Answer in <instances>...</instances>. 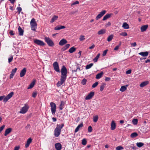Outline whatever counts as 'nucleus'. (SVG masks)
I'll return each mask as SVG.
<instances>
[{"mask_svg": "<svg viewBox=\"0 0 150 150\" xmlns=\"http://www.w3.org/2000/svg\"><path fill=\"white\" fill-rule=\"evenodd\" d=\"M113 35H109L107 38V41L108 42L110 41L113 39Z\"/></svg>", "mask_w": 150, "mask_h": 150, "instance_id": "obj_38", "label": "nucleus"}, {"mask_svg": "<svg viewBox=\"0 0 150 150\" xmlns=\"http://www.w3.org/2000/svg\"><path fill=\"white\" fill-rule=\"evenodd\" d=\"M144 145V143L142 142H137V143H136V145L138 147H141L142 146Z\"/></svg>", "mask_w": 150, "mask_h": 150, "instance_id": "obj_35", "label": "nucleus"}, {"mask_svg": "<svg viewBox=\"0 0 150 150\" xmlns=\"http://www.w3.org/2000/svg\"><path fill=\"white\" fill-rule=\"evenodd\" d=\"M122 27L125 29H128L129 28V25L126 22L123 23Z\"/></svg>", "mask_w": 150, "mask_h": 150, "instance_id": "obj_27", "label": "nucleus"}, {"mask_svg": "<svg viewBox=\"0 0 150 150\" xmlns=\"http://www.w3.org/2000/svg\"><path fill=\"white\" fill-rule=\"evenodd\" d=\"M37 95V92H34L32 94V97L33 98H35L36 97Z\"/></svg>", "mask_w": 150, "mask_h": 150, "instance_id": "obj_57", "label": "nucleus"}, {"mask_svg": "<svg viewBox=\"0 0 150 150\" xmlns=\"http://www.w3.org/2000/svg\"><path fill=\"white\" fill-rule=\"evenodd\" d=\"M120 35H121L123 36H126L127 35V34L126 32H123L120 34Z\"/></svg>", "mask_w": 150, "mask_h": 150, "instance_id": "obj_43", "label": "nucleus"}, {"mask_svg": "<svg viewBox=\"0 0 150 150\" xmlns=\"http://www.w3.org/2000/svg\"><path fill=\"white\" fill-rule=\"evenodd\" d=\"M61 77L66 79L67 71L65 66H62L61 71Z\"/></svg>", "mask_w": 150, "mask_h": 150, "instance_id": "obj_2", "label": "nucleus"}, {"mask_svg": "<svg viewBox=\"0 0 150 150\" xmlns=\"http://www.w3.org/2000/svg\"><path fill=\"white\" fill-rule=\"evenodd\" d=\"M105 10H103L100 13L96 16V19L98 20L102 17L106 13Z\"/></svg>", "mask_w": 150, "mask_h": 150, "instance_id": "obj_7", "label": "nucleus"}, {"mask_svg": "<svg viewBox=\"0 0 150 150\" xmlns=\"http://www.w3.org/2000/svg\"><path fill=\"white\" fill-rule=\"evenodd\" d=\"M110 79L111 78L110 77H107L105 78V81H109Z\"/></svg>", "mask_w": 150, "mask_h": 150, "instance_id": "obj_62", "label": "nucleus"}, {"mask_svg": "<svg viewBox=\"0 0 150 150\" xmlns=\"http://www.w3.org/2000/svg\"><path fill=\"white\" fill-rule=\"evenodd\" d=\"M29 107L28 105L25 104L24 106L20 110V113L22 114L25 113L28 110Z\"/></svg>", "mask_w": 150, "mask_h": 150, "instance_id": "obj_5", "label": "nucleus"}, {"mask_svg": "<svg viewBox=\"0 0 150 150\" xmlns=\"http://www.w3.org/2000/svg\"><path fill=\"white\" fill-rule=\"evenodd\" d=\"M17 70V68H15L14 69L12 70V71L11 72V73L14 74H15V73L16 72Z\"/></svg>", "mask_w": 150, "mask_h": 150, "instance_id": "obj_54", "label": "nucleus"}, {"mask_svg": "<svg viewBox=\"0 0 150 150\" xmlns=\"http://www.w3.org/2000/svg\"><path fill=\"white\" fill-rule=\"evenodd\" d=\"M65 27L63 25H58L55 27L54 28V30H59L60 29L65 28Z\"/></svg>", "mask_w": 150, "mask_h": 150, "instance_id": "obj_20", "label": "nucleus"}, {"mask_svg": "<svg viewBox=\"0 0 150 150\" xmlns=\"http://www.w3.org/2000/svg\"><path fill=\"white\" fill-rule=\"evenodd\" d=\"M127 85H126L125 86H122L120 88V90L122 92L125 91L126 89L128 87Z\"/></svg>", "mask_w": 150, "mask_h": 150, "instance_id": "obj_26", "label": "nucleus"}, {"mask_svg": "<svg viewBox=\"0 0 150 150\" xmlns=\"http://www.w3.org/2000/svg\"><path fill=\"white\" fill-rule=\"evenodd\" d=\"M18 30L19 34L20 35L22 36L23 34L24 30L22 28L19 26L18 28Z\"/></svg>", "mask_w": 150, "mask_h": 150, "instance_id": "obj_25", "label": "nucleus"}, {"mask_svg": "<svg viewBox=\"0 0 150 150\" xmlns=\"http://www.w3.org/2000/svg\"><path fill=\"white\" fill-rule=\"evenodd\" d=\"M123 149V147L122 146H120L116 147V150H121Z\"/></svg>", "mask_w": 150, "mask_h": 150, "instance_id": "obj_44", "label": "nucleus"}, {"mask_svg": "<svg viewBox=\"0 0 150 150\" xmlns=\"http://www.w3.org/2000/svg\"><path fill=\"white\" fill-rule=\"evenodd\" d=\"M100 55V53L98 54L96 57L93 59V61L94 62H96L97 61L98 58L99 57Z\"/></svg>", "mask_w": 150, "mask_h": 150, "instance_id": "obj_34", "label": "nucleus"}, {"mask_svg": "<svg viewBox=\"0 0 150 150\" xmlns=\"http://www.w3.org/2000/svg\"><path fill=\"white\" fill-rule=\"evenodd\" d=\"M58 18V16H57L54 15L52 18L51 21H50L51 23L54 22L55 21L57 20Z\"/></svg>", "mask_w": 150, "mask_h": 150, "instance_id": "obj_28", "label": "nucleus"}, {"mask_svg": "<svg viewBox=\"0 0 150 150\" xmlns=\"http://www.w3.org/2000/svg\"><path fill=\"white\" fill-rule=\"evenodd\" d=\"M70 46V45L69 44H67L64 46L62 47L61 49L62 52H63L67 50L69 48Z\"/></svg>", "mask_w": 150, "mask_h": 150, "instance_id": "obj_21", "label": "nucleus"}, {"mask_svg": "<svg viewBox=\"0 0 150 150\" xmlns=\"http://www.w3.org/2000/svg\"><path fill=\"white\" fill-rule=\"evenodd\" d=\"M12 129L11 128H9L6 129L5 130L4 133V136H6L8 134H9L12 131Z\"/></svg>", "mask_w": 150, "mask_h": 150, "instance_id": "obj_19", "label": "nucleus"}, {"mask_svg": "<svg viewBox=\"0 0 150 150\" xmlns=\"http://www.w3.org/2000/svg\"><path fill=\"white\" fill-rule=\"evenodd\" d=\"M80 67L78 66L76 69H73L72 70V71L73 72H75L78 71H80Z\"/></svg>", "mask_w": 150, "mask_h": 150, "instance_id": "obj_47", "label": "nucleus"}, {"mask_svg": "<svg viewBox=\"0 0 150 150\" xmlns=\"http://www.w3.org/2000/svg\"><path fill=\"white\" fill-rule=\"evenodd\" d=\"M103 74V73L102 72H101L100 73L98 74L96 76V78L98 79H100L102 76Z\"/></svg>", "mask_w": 150, "mask_h": 150, "instance_id": "obj_31", "label": "nucleus"}, {"mask_svg": "<svg viewBox=\"0 0 150 150\" xmlns=\"http://www.w3.org/2000/svg\"><path fill=\"white\" fill-rule=\"evenodd\" d=\"M30 24L31 30L34 31H35L37 28V24Z\"/></svg>", "mask_w": 150, "mask_h": 150, "instance_id": "obj_24", "label": "nucleus"}, {"mask_svg": "<svg viewBox=\"0 0 150 150\" xmlns=\"http://www.w3.org/2000/svg\"><path fill=\"white\" fill-rule=\"evenodd\" d=\"M137 135L138 134L136 132H134L131 134L130 136L132 138H134L136 137Z\"/></svg>", "mask_w": 150, "mask_h": 150, "instance_id": "obj_37", "label": "nucleus"}, {"mask_svg": "<svg viewBox=\"0 0 150 150\" xmlns=\"http://www.w3.org/2000/svg\"><path fill=\"white\" fill-rule=\"evenodd\" d=\"M87 141L86 139H83L82 141V144L83 145H85L87 143Z\"/></svg>", "mask_w": 150, "mask_h": 150, "instance_id": "obj_40", "label": "nucleus"}, {"mask_svg": "<svg viewBox=\"0 0 150 150\" xmlns=\"http://www.w3.org/2000/svg\"><path fill=\"white\" fill-rule=\"evenodd\" d=\"M76 50V48L74 47H72L69 50V52L70 53H72L75 52Z\"/></svg>", "mask_w": 150, "mask_h": 150, "instance_id": "obj_30", "label": "nucleus"}, {"mask_svg": "<svg viewBox=\"0 0 150 150\" xmlns=\"http://www.w3.org/2000/svg\"><path fill=\"white\" fill-rule=\"evenodd\" d=\"M5 127V125H3L1 127H0V133L4 128Z\"/></svg>", "mask_w": 150, "mask_h": 150, "instance_id": "obj_55", "label": "nucleus"}, {"mask_svg": "<svg viewBox=\"0 0 150 150\" xmlns=\"http://www.w3.org/2000/svg\"><path fill=\"white\" fill-rule=\"evenodd\" d=\"M88 132H91L92 131V128L91 126H89L88 129Z\"/></svg>", "mask_w": 150, "mask_h": 150, "instance_id": "obj_50", "label": "nucleus"}, {"mask_svg": "<svg viewBox=\"0 0 150 150\" xmlns=\"http://www.w3.org/2000/svg\"><path fill=\"white\" fill-rule=\"evenodd\" d=\"M149 83L148 81H146L142 82L140 84V86L141 87H143L147 85Z\"/></svg>", "mask_w": 150, "mask_h": 150, "instance_id": "obj_14", "label": "nucleus"}, {"mask_svg": "<svg viewBox=\"0 0 150 150\" xmlns=\"http://www.w3.org/2000/svg\"><path fill=\"white\" fill-rule=\"evenodd\" d=\"M13 57L12 56H11L8 59V62L9 63L12 61L13 60Z\"/></svg>", "mask_w": 150, "mask_h": 150, "instance_id": "obj_59", "label": "nucleus"}, {"mask_svg": "<svg viewBox=\"0 0 150 150\" xmlns=\"http://www.w3.org/2000/svg\"><path fill=\"white\" fill-rule=\"evenodd\" d=\"M112 15V14L108 13L105 15L103 17V21H105L106 19L110 18L111 15Z\"/></svg>", "mask_w": 150, "mask_h": 150, "instance_id": "obj_23", "label": "nucleus"}, {"mask_svg": "<svg viewBox=\"0 0 150 150\" xmlns=\"http://www.w3.org/2000/svg\"><path fill=\"white\" fill-rule=\"evenodd\" d=\"M98 117L97 115L94 116L93 117V121L95 122H96L98 120Z\"/></svg>", "mask_w": 150, "mask_h": 150, "instance_id": "obj_42", "label": "nucleus"}, {"mask_svg": "<svg viewBox=\"0 0 150 150\" xmlns=\"http://www.w3.org/2000/svg\"><path fill=\"white\" fill-rule=\"evenodd\" d=\"M79 40L80 41L84 40H85V36L83 35H81L80 38H79Z\"/></svg>", "mask_w": 150, "mask_h": 150, "instance_id": "obj_45", "label": "nucleus"}, {"mask_svg": "<svg viewBox=\"0 0 150 150\" xmlns=\"http://www.w3.org/2000/svg\"><path fill=\"white\" fill-rule=\"evenodd\" d=\"M95 47V45L94 44H93L91 46H90L89 47V49L90 50H92Z\"/></svg>", "mask_w": 150, "mask_h": 150, "instance_id": "obj_61", "label": "nucleus"}, {"mask_svg": "<svg viewBox=\"0 0 150 150\" xmlns=\"http://www.w3.org/2000/svg\"><path fill=\"white\" fill-rule=\"evenodd\" d=\"M55 146L57 150H61L62 149V146L60 143H57L55 144Z\"/></svg>", "mask_w": 150, "mask_h": 150, "instance_id": "obj_10", "label": "nucleus"}, {"mask_svg": "<svg viewBox=\"0 0 150 150\" xmlns=\"http://www.w3.org/2000/svg\"><path fill=\"white\" fill-rule=\"evenodd\" d=\"M132 122L133 123V124L134 125H136L138 123V120L137 119H134L132 121Z\"/></svg>", "mask_w": 150, "mask_h": 150, "instance_id": "obj_39", "label": "nucleus"}, {"mask_svg": "<svg viewBox=\"0 0 150 150\" xmlns=\"http://www.w3.org/2000/svg\"><path fill=\"white\" fill-rule=\"evenodd\" d=\"M26 69L25 68H24L21 71L20 73V76L21 77H23L26 73Z\"/></svg>", "mask_w": 150, "mask_h": 150, "instance_id": "obj_12", "label": "nucleus"}, {"mask_svg": "<svg viewBox=\"0 0 150 150\" xmlns=\"http://www.w3.org/2000/svg\"><path fill=\"white\" fill-rule=\"evenodd\" d=\"M44 40L49 46L52 47L54 46V42L49 38L45 37L44 38Z\"/></svg>", "mask_w": 150, "mask_h": 150, "instance_id": "obj_4", "label": "nucleus"}, {"mask_svg": "<svg viewBox=\"0 0 150 150\" xmlns=\"http://www.w3.org/2000/svg\"><path fill=\"white\" fill-rule=\"evenodd\" d=\"M67 40L64 39H62L59 42V45H60L63 46L64 44L67 43Z\"/></svg>", "mask_w": 150, "mask_h": 150, "instance_id": "obj_11", "label": "nucleus"}, {"mask_svg": "<svg viewBox=\"0 0 150 150\" xmlns=\"http://www.w3.org/2000/svg\"><path fill=\"white\" fill-rule=\"evenodd\" d=\"M131 70L130 69H129L126 71V73L127 74H131Z\"/></svg>", "mask_w": 150, "mask_h": 150, "instance_id": "obj_60", "label": "nucleus"}, {"mask_svg": "<svg viewBox=\"0 0 150 150\" xmlns=\"http://www.w3.org/2000/svg\"><path fill=\"white\" fill-rule=\"evenodd\" d=\"M50 105L52 113V115H54L56 111V105L54 103L51 102L50 103Z\"/></svg>", "mask_w": 150, "mask_h": 150, "instance_id": "obj_3", "label": "nucleus"}, {"mask_svg": "<svg viewBox=\"0 0 150 150\" xmlns=\"http://www.w3.org/2000/svg\"><path fill=\"white\" fill-rule=\"evenodd\" d=\"M111 129L112 130H114L116 128V125L114 121H112L111 123Z\"/></svg>", "mask_w": 150, "mask_h": 150, "instance_id": "obj_15", "label": "nucleus"}, {"mask_svg": "<svg viewBox=\"0 0 150 150\" xmlns=\"http://www.w3.org/2000/svg\"><path fill=\"white\" fill-rule=\"evenodd\" d=\"M106 85V84L105 83H102L100 88V91H103Z\"/></svg>", "mask_w": 150, "mask_h": 150, "instance_id": "obj_33", "label": "nucleus"}, {"mask_svg": "<svg viewBox=\"0 0 150 150\" xmlns=\"http://www.w3.org/2000/svg\"><path fill=\"white\" fill-rule=\"evenodd\" d=\"M17 9L18 10V14H20L22 11V8L20 7H18L17 8Z\"/></svg>", "mask_w": 150, "mask_h": 150, "instance_id": "obj_48", "label": "nucleus"}, {"mask_svg": "<svg viewBox=\"0 0 150 150\" xmlns=\"http://www.w3.org/2000/svg\"><path fill=\"white\" fill-rule=\"evenodd\" d=\"M35 83V80L34 79L33 81L31 82L30 84L29 85V86L28 87V89H30L32 88L34 86Z\"/></svg>", "mask_w": 150, "mask_h": 150, "instance_id": "obj_18", "label": "nucleus"}, {"mask_svg": "<svg viewBox=\"0 0 150 150\" xmlns=\"http://www.w3.org/2000/svg\"><path fill=\"white\" fill-rule=\"evenodd\" d=\"M13 93H14L13 92H11L9 94H8L6 96L9 99L10 98H11L12 97V96H13Z\"/></svg>", "mask_w": 150, "mask_h": 150, "instance_id": "obj_36", "label": "nucleus"}, {"mask_svg": "<svg viewBox=\"0 0 150 150\" xmlns=\"http://www.w3.org/2000/svg\"><path fill=\"white\" fill-rule=\"evenodd\" d=\"M19 148L20 147L19 146H16L15 147L14 150H18Z\"/></svg>", "mask_w": 150, "mask_h": 150, "instance_id": "obj_64", "label": "nucleus"}, {"mask_svg": "<svg viewBox=\"0 0 150 150\" xmlns=\"http://www.w3.org/2000/svg\"><path fill=\"white\" fill-rule=\"evenodd\" d=\"M106 30L104 29H102L98 31V34L99 35L103 34L105 33Z\"/></svg>", "mask_w": 150, "mask_h": 150, "instance_id": "obj_29", "label": "nucleus"}, {"mask_svg": "<svg viewBox=\"0 0 150 150\" xmlns=\"http://www.w3.org/2000/svg\"><path fill=\"white\" fill-rule=\"evenodd\" d=\"M14 75V74L12 73H11L10 75V79L12 78L13 76Z\"/></svg>", "mask_w": 150, "mask_h": 150, "instance_id": "obj_63", "label": "nucleus"}, {"mask_svg": "<svg viewBox=\"0 0 150 150\" xmlns=\"http://www.w3.org/2000/svg\"><path fill=\"white\" fill-rule=\"evenodd\" d=\"M108 51V50H104L103 52V53L102 54V55L103 56H105V55H106V54L107 53Z\"/></svg>", "mask_w": 150, "mask_h": 150, "instance_id": "obj_53", "label": "nucleus"}, {"mask_svg": "<svg viewBox=\"0 0 150 150\" xmlns=\"http://www.w3.org/2000/svg\"><path fill=\"white\" fill-rule=\"evenodd\" d=\"M121 45V43H120V45H117L116 46L115 48L114 49V50H117L118 48H119V46L120 45Z\"/></svg>", "mask_w": 150, "mask_h": 150, "instance_id": "obj_56", "label": "nucleus"}, {"mask_svg": "<svg viewBox=\"0 0 150 150\" xmlns=\"http://www.w3.org/2000/svg\"><path fill=\"white\" fill-rule=\"evenodd\" d=\"M98 81L96 82L93 83L92 85V87L93 88H95L98 84Z\"/></svg>", "mask_w": 150, "mask_h": 150, "instance_id": "obj_49", "label": "nucleus"}, {"mask_svg": "<svg viewBox=\"0 0 150 150\" xmlns=\"http://www.w3.org/2000/svg\"><path fill=\"white\" fill-rule=\"evenodd\" d=\"M33 41L34 43L38 45L43 46L45 45L43 41L35 39Z\"/></svg>", "mask_w": 150, "mask_h": 150, "instance_id": "obj_6", "label": "nucleus"}, {"mask_svg": "<svg viewBox=\"0 0 150 150\" xmlns=\"http://www.w3.org/2000/svg\"><path fill=\"white\" fill-rule=\"evenodd\" d=\"M83 126V125L82 123H81L79 124L75 129L74 131L76 133V132H78L80 128L81 127H82Z\"/></svg>", "mask_w": 150, "mask_h": 150, "instance_id": "obj_22", "label": "nucleus"}, {"mask_svg": "<svg viewBox=\"0 0 150 150\" xmlns=\"http://www.w3.org/2000/svg\"><path fill=\"white\" fill-rule=\"evenodd\" d=\"M37 23L34 18H32L30 22V24Z\"/></svg>", "mask_w": 150, "mask_h": 150, "instance_id": "obj_51", "label": "nucleus"}, {"mask_svg": "<svg viewBox=\"0 0 150 150\" xmlns=\"http://www.w3.org/2000/svg\"><path fill=\"white\" fill-rule=\"evenodd\" d=\"M54 69L57 72H59V66H53Z\"/></svg>", "mask_w": 150, "mask_h": 150, "instance_id": "obj_46", "label": "nucleus"}, {"mask_svg": "<svg viewBox=\"0 0 150 150\" xmlns=\"http://www.w3.org/2000/svg\"><path fill=\"white\" fill-rule=\"evenodd\" d=\"M148 25H146L142 26L140 28L141 31L142 32H144L148 28Z\"/></svg>", "mask_w": 150, "mask_h": 150, "instance_id": "obj_13", "label": "nucleus"}, {"mask_svg": "<svg viewBox=\"0 0 150 150\" xmlns=\"http://www.w3.org/2000/svg\"><path fill=\"white\" fill-rule=\"evenodd\" d=\"M9 99V98H8L6 96V97L5 96L3 99V101L4 103H6Z\"/></svg>", "mask_w": 150, "mask_h": 150, "instance_id": "obj_52", "label": "nucleus"}, {"mask_svg": "<svg viewBox=\"0 0 150 150\" xmlns=\"http://www.w3.org/2000/svg\"><path fill=\"white\" fill-rule=\"evenodd\" d=\"M139 54L143 57H146L149 54V52L146 51L145 52H142L139 53Z\"/></svg>", "mask_w": 150, "mask_h": 150, "instance_id": "obj_16", "label": "nucleus"}, {"mask_svg": "<svg viewBox=\"0 0 150 150\" xmlns=\"http://www.w3.org/2000/svg\"><path fill=\"white\" fill-rule=\"evenodd\" d=\"M79 3V1H75V2L73 3H72L71 4V6H72L73 5H76V4H78Z\"/></svg>", "mask_w": 150, "mask_h": 150, "instance_id": "obj_58", "label": "nucleus"}, {"mask_svg": "<svg viewBox=\"0 0 150 150\" xmlns=\"http://www.w3.org/2000/svg\"><path fill=\"white\" fill-rule=\"evenodd\" d=\"M94 92H91L86 97L85 99L86 100H89L92 98L94 96Z\"/></svg>", "mask_w": 150, "mask_h": 150, "instance_id": "obj_9", "label": "nucleus"}, {"mask_svg": "<svg viewBox=\"0 0 150 150\" xmlns=\"http://www.w3.org/2000/svg\"><path fill=\"white\" fill-rule=\"evenodd\" d=\"M66 79H64L63 78L61 77L60 81H59L57 83V85L58 87L61 86L63 83L65 81Z\"/></svg>", "mask_w": 150, "mask_h": 150, "instance_id": "obj_8", "label": "nucleus"}, {"mask_svg": "<svg viewBox=\"0 0 150 150\" xmlns=\"http://www.w3.org/2000/svg\"><path fill=\"white\" fill-rule=\"evenodd\" d=\"M87 82V80L85 79H83L81 82V83L83 85H85L86 84Z\"/></svg>", "mask_w": 150, "mask_h": 150, "instance_id": "obj_41", "label": "nucleus"}, {"mask_svg": "<svg viewBox=\"0 0 150 150\" xmlns=\"http://www.w3.org/2000/svg\"><path fill=\"white\" fill-rule=\"evenodd\" d=\"M32 141V139L31 138H29L27 141L26 144H25V147L26 148L28 147Z\"/></svg>", "mask_w": 150, "mask_h": 150, "instance_id": "obj_17", "label": "nucleus"}, {"mask_svg": "<svg viewBox=\"0 0 150 150\" xmlns=\"http://www.w3.org/2000/svg\"><path fill=\"white\" fill-rule=\"evenodd\" d=\"M64 104V102L63 101H61V103L59 106V109L60 110H62L63 108V105Z\"/></svg>", "mask_w": 150, "mask_h": 150, "instance_id": "obj_32", "label": "nucleus"}, {"mask_svg": "<svg viewBox=\"0 0 150 150\" xmlns=\"http://www.w3.org/2000/svg\"><path fill=\"white\" fill-rule=\"evenodd\" d=\"M64 126V124H57L54 130V135L55 137H58L60 134L61 129Z\"/></svg>", "mask_w": 150, "mask_h": 150, "instance_id": "obj_1", "label": "nucleus"}]
</instances>
